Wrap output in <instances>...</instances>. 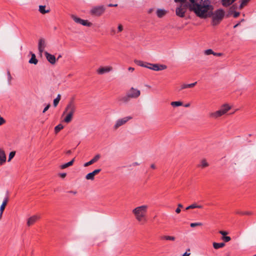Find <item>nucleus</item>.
<instances>
[{
  "mask_svg": "<svg viewBox=\"0 0 256 256\" xmlns=\"http://www.w3.org/2000/svg\"><path fill=\"white\" fill-rule=\"evenodd\" d=\"M8 202V198H5L0 206V210L4 211V210Z\"/></svg>",
  "mask_w": 256,
  "mask_h": 256,
  "instance_id": "25",
  "label": "nucleus"
},
{
  "mask_svg": "<svg viewBox=\"0 0 256 256\" xmlns=\"http://www.w3.org/2000/svg\"><path fill=\"white\" fill-rule=\"evenodd\" d=\"M7 74H8V84H10V80H11L12 78L11 76L10 73V72L9 70H8Z\"/></svg>",
  "mask_w": 256,
  "mask_h": 256,
  "instance_id": "43",
  "label": "nucleus"
},
{
  "mask_svg": "<svg viewBox=\"0 0 256 256\" xmlns=\"http://www.w3.org/2000/svg\"><path fill=\"white\" fill-rule=\"evenodd\" d=\"M44 55L46 57V60L51 64H54L56 62V58L54 55L49 54L47 52H44Z\"/></svg>",
  "mask_w": 256,
  "mask_h": 256,
  "instance_id": "13",
  "label": "nucleus"
},
{
  "mask_svg": "<svg viewBox=\"0 0 256 256\" xmlns=\"http://www.w3.org/2000/svg\"><path fill=\"white\" fill-rule=\"evenodd\" d=\"M61 96L60 94H58L57 97L54 100V107H56L58 104L59 103L60 100Z\"/></svg>",
  "mask_w": 256,
  "mask_h": 256,
  "instance_id": "27",
  "label": "nucleus"
},
{
  "mask_svg": "<svg viewBox=\"0 0 256 256\" xmlns=\"http://www.w3.org/2000/svg\"><path fill=\"white\" fill-rule=\"evenodd\" d=\"M189 9L202 18L211 16L214 6L210 0H189Z\"/></svg>",
  "mask_w": 256,
  "mask_h": 256,
  "instance_id": "1",
  "label": "nucleus"
},
{
  "mask_svg": "<svg viewBox=\"0 0 256 256\" xmlns=\"http://www.w3.org/2000/svg\"><path fill=\"white\" fill-rule=\"evenodd\" d=\"M240 15V12H234V18H237Z\"/></svg>",
  "mask_w": 256,
  "mask_h": 256,
  "instance_id": "52",
  "label": "nucleus"
},
{
  "mask_svg": "<svg viewBox=\"0 0 256 256\" xmlns=\"http://www.w3.org/2000/svg\"><path fill=\"white\" fill-rule=\"evenodd\" d=\"M130 97L128 96V94H127L126 96L120 98V100L124 102H127L130 100Z\"/></svg>",
  "mask_w": 256,
  "mask_h": 256,
  "instance_id": "28",
  "label": "nucleus"
},
{
  "mask_svg": "<svg viewBox=\"0 0 256 256\" xmlns=\"http://www.w3.org/2000/svg\"><path fill=\"white\" fill-rule=\"evenodd\" d=\"M101 171V169H96L92 172V174L95 176Z\"/></svg>",
  "mask_w": 256,
  "mask_h": 256,
  "instance_id": "45",
  "label": "nucleus"
},
{
  "mask_svg": "<svg viewBox=\"0 0 256 256\" xmlns=\"http://www.w3.org/2000/svg\"><path fill=\"white\" fill-rule=\"evenodd\" d=\"M145 68H149L150 70L159 71L165 70L166 68V65H141Z\"/></svg>",
  "mask_w": 256,
  "mask_h": 256,
  "instance_id": "10",
  "label": "nucleus"
},
{
  "mask_svg": "<svg viewBox=\"0 0 256 256\" xmlns=\"http://www.w3.org/2000/svg\"><path fill=\"white\" fill-rule=\"evenodd\" d=\"M202 224L201 222H195V223H191L190 226L192 228H194L197 226H202Z\"/></svg>",
  "mask_w": 256,
  "mask_h": 256,
  "instance_id": "39",
  "label": "nucleus"
},
{
  "mask_svg": "<svg viewBox=\"0 0 256 256\" xmlns=\"http://www.w3.org/2000/svg\"><path fill=\"white\" fill-rule=\"evenodd\" d=\"M183 104L182 102L180 101L172 102L170 103V105L173 107H178L182 106Z\"/></svg>",
  "mask_w": 256,
  "mask_h": 256,
  "instance_id": "24",
  "label": "nucleus"
},
{
  "mask_svg": "<svg viewBox=\"0 0 256 256\" xmlns=\"http://www.w3.org/2000/svg\"><path fill=\"white\" fill-rule=\"evenodd\" d=\"M128 96H130V98H136L140 96V90L132 88L128 92Z\"/></svg>",
  "mask_w": 256,
  "mask_h": 256,
  "instance_id": "12",
  "label": "nucleus"
},
{
  "mask_svg": "<svg viewBox=\"0 0 256 256\" xmlns=\"http://www.w3.org/2000/svg\"><path fill=\"white\" fill-rule=\"evenodd\" d=\"M38 60L36 58V55L34 54H32V58L29 60V63L36 64L38 63Z\"/></svg>",
  "mask_w": 256,
  "mask_h": 256,
  "instance_id": "22",
  "label": "nucleus"
},
{
  "mask_svg": "<svg viewBox=\"0 0 256 256\" xmlns=\"http://www.w3.org/2000/svg\"><path fill=\"white\" fill-rule=\"evenodd\" d=\"M230 109L231 106L228 104H225L221 106L220 110L214 112H210L209 116L214 118H217L226 114Z\"/></svg>",
  "mask_w": 256,
  "mask_h": 256,
  "instance_id": "3",
  "label": "nucleus"
},
{
  "mask_svg": "<svg viewBox=\"0 0 256 256\" xmlns=\"http://www.w3.org/2000/svg\"><path fill=\"white\" fill-rule=\"evenodd\" d=\"M186 0H174V2H180L182 4H186Z\"/></svg>",
  "mask_w": 256,
  "mask_h": 256,
  "instance_id": "50",
  "label": "nucleus"
},
{
  "mask_svg": "<svg viewBox=\"0 0 256 256\" xmlns=\"http://www.w3.org/2000/svg\"><path fill=\"white\" fill-rule=\"evenodd\" d=\"M112 68L110 66H101L97 70V72L99 74H104L106 73H108L112 70Z\"/></svg>",
  "mask_w": 256,
  "mask_h": 256,
  "instance_id": "11",
  "label": "nucleus"
},
{
  "mask_svg": "<svg viewBox=\"0 0 256 256\" xmlns=\"http://www.w3.org/2000/svg\"><path fill=\"white\" fill-rule=\"evenodd\" d=\"M76 107L73 101H70L68 102L66 106L64 112H63L62 116L66 114H71L73 116L75 111Z\"/></svg>",
  "mask_w": 256,
  "mask_h": 256,
  "instance_id": "6",
  "label": "nucleus"
},
{
  "mask_svg": "<svg viewBox=\"0 0 256 256\" xmlns=\"http://www.w3.org/2000/svg\"><path fill=\"white\" fill-rule=\"evenodd\" d=\"M46 46V40L44 38H40L38 42V50L40 54L42 55V53L44 52V49Z\"/></svg>",
  "mask_w": 256,
  "mask_h": 256,
  "instance_id": "9",
  "label": "nucleus"
},
{
  "mask_svg": "<svg viewBox=\"0 0 256 256\" xmlns=\"http://www.w3.org/2000/svg\"><path fill=\"white\" fill-rule=\"evenodd\" d=\"M3 212H4V211H2L0 210V220L1 219V218L2 217Z\"/></svg>",
  "mask_w": 256,
  "mask_h": 256,
  "instance_id": "61",
  "label": "nucleus"
},
{
  "mask_svg": "<svg viewBox=\"0 0 256 256\" xmlns=\"http://www.w3.org/2000/svg\"><path fill=\"white\" fill-rule=\"evenodd\" d=\"M15 154H16V152L13 151V152H10V154H9V156H8V162H10V160L14 157V156H15Z\"/></svg>",
  "mask_w": 256,
  "mask_h": 256,
  "instance_id": "38",
  "label": "nucleus"
},
{
  "mask_svg": "<svg viewBox=\"0 0 256 256\" xmlns=\"http://www.w3.org/2000/svg\"><path fill=\"white\" fill-rule=\"evenodd\" d=\"M236 214L241 215H250L252 214V212H237Z\"/></svg>",
  "mask_w": 256,
  "mask_h": 256,
  "instance_id": "36",
  "label": "nucleus"
},
{
  "mask_svg": "<svg viewBox=\"0 0 256 256\" xmlns=\"http://www.w3.org/2000/svg\"><path fill=\"white\" fill-rule=\"evenodd\" d=\"M208 166V163L206 162V160H203L201 162V164L200 166H202V168L206 167Z\"/></svg>",
  "mask_w": 256,
  "mask_h": 256,
  "instance_id": "35",
  "label": "nucleus"
},
{
  "mask_svg": "<svg viewBox=\"0 0 256 256\" xmlns=\"http://www.w3.org/2000/svg\"><path fill=\"white\" fill-rule=\"evenodd\" d=\"M134 68L132 67H130L128 68V70L131 72H133L134 70Z\"/></svg>",
  "mask_w": 256,
  "mask_h": 256,
  "instance_id": "58",
  "label": "nucleus"
},
{
  "mask_svg": "<svg viewBox=\"0 0 256 256\" xmlns=\"http://www.w3.org/2000/svg\"><path fill=\"white\" fill-rule=\"evenodd\" d=\"M183 207V206L181 204H178V208L176 209V212L177 213V214H179L180 213L181 210H180V208H182Z\"/></svg>",
  "mask_w": 256,
  "mask_h": 256,
  "instance_id": "42",
  "label": "nucleus"
},
{
  "mask_svg": "<svg viewBox=\"0 0 256 256\" xmlns=\"http://www.w3.org/2000/svg\"><path fill=\"white\" fill-rule=\"evenodd\" d=\"M166 14V11L163 9H158L156 10V14L158 18L163 17Z\"/></svg>",
  "mask_w": 256,
  "mask_h": 256,
  "instance_id": "19",
  "label": "nucleus"
},
{
  "mask_svg": "<svg viewBox=\"0 0 256 256\" xmlns=\"http://www.w3.org/2000/svg\"><path fill=\"white\" fill-rule=\"evenodd\" d=\"M224 16V12L222 9H218L214 12L212 11L210 17H212V24L214 26L218 24L223 19Z\"/></svg>",
  "mask_w": 256,
  "mask_h": 256,
  "instance_id": "4",
  "label": "nucleus"
},
{
  "mask_svg": "<svg viewBox=\"0 0 256 256\" xmlns=\"http://www.w3.org/2000/svg\"><path fill=\"white\" fill-rule=\"evenodd\" d=\"M162 238L165 239L166 240H175V237L172 236H163Z\"/></svg>",
  "mask_w": 256,
  "mask_h": 256,
  "instance_id": "33",
  "label": "nucleus"
},
{
  "mask_svg": "<svg viewBox=\"0 0 256 256\" xmlns=\"http://www.w3.org/2000/svg\"><path fill=\"white\" fill-rule=\"evenodd\" d=\"M148 208V206L147 205H142L132 210V213L137 220L140 222L146 216Z\"/></svg>",
  "mask_w": 256,
  "mask_h": 256,
  "instance_id": "2",
  "label": "nucleus"
},
{
  "mask_svg": "<svg viewBox=\"0 0 256 256\" xmlns=\"http://www.w3.org/2000/svg\"><path fill=\"white\" fill-rule=\"evenodd\" d=\"M213 246L215 249H218L220 248H222L224 246L225 244L224 242L217 243L216 242H213L212 244Z\"/></svg>",
  "mask_w": 256,
  "mask_h": 256,
  "instance_id": "21",
  "label": "nucleus"
},
{
  "mask_svg": "<svg viewBox=\"0 0 256 256\" xmlns=\"http://www.w3.org/2000/svg\"><path fill=\"white\" fill-rule=\"evenodd\" d=\"M150 168L152 169H156V166H155V164H152L150 165Z\"/></svg>",
  "mask_w": 256,
  "mask_h": 256,
  "instance_id": "59",
  "label": "nucleus"
},
{
  "mask_svg": "<svg viewBox=\"0 0 256 256\" xmlns=\"http://www.w3.org/2000/svg\"><path fill=\"white\" fill-rule=\"evenodd\" d=\"M202 208V206L201 205H196V208Z\"/></svg>",
  "mask_w": 256,
  "mask_h": 256,
  "instance_id": "63",
  "label": "nucleus"
},
{
  "mask_svg": "<svg viewBox=\"0 0 256 256\" xmlns=\"http://www.w3.org/2000/svg\"><path fill=\"white\" fill-rule=\"evenodd\" d=\"M74 158L71 161L62 165L60 166V168L62 169H64V168H67L68 166H72L74 164Z\"/></svg>",
  "mask_w": 256,
  "mask_h": 256,
  "instance_id": "20",
  "label": "nucleus"
},
{
  "mask_svg": "<svg viewBox=\"0 0 256 256\" xmlns=\"http://www.w3.org/2000/svg\"><path fill=\"white\" fill-rule=\"evenodd\" d=\"M111 32H112V34H114L116 33V31H115V30L114 29H112L111 30Z\"/></svg>",
  "mask_w": 256,
  "mask_h": 256,
  "instance_id": "64",
  "label": "nucleus"
},
{
  "mask_svg": "<svg viewBox=\"0 0 256 256\" xmlns=\"http://www.w3.org/2000/svg\"><path fill=\"white\" fill-rule=\"evenodd\" d=\"M250 0H242V3L240 6V9H242Z\"/></svg>",
  "mask_w": 256,
  "mask_h": 256,
  "instance_id": "34",
  "label": "nucleus"
},
{
  "mask_svg": "<svg viewBox=\"0 0 256 256\" xmlns=\"http://www.w3.org/2000/svg\"><path fill=\"white\" fill-rule=\"evenodd\" d=\"M101 156L100 154H96L90 161L85 163L84 164V166L86 167L88 166L98 160L100 158Z\"/></svg>",
  "mask_w": 256,
  "mask_h": 256,
  "instance_id": "15",
  "label": "nucleus"
},
{
  "mask_svg": "<svg viewBox=\"0 0 256 256\" xmlns=\"http://www.w3.org/2000/svg\"><path fill=\"white\" fill-rule=\"evenodd\" d=\"M219 233L222 235V236H226L228 234V232L226 231L220 230Z\"/></svg>",
  "mask_w": 256,
  "mask_h": 256,
  "instance_id": "47",
  "label": "nucleus"
},
{
  "mask_svg": "<svg viewBox=\"0 0 256 256\" xmlns=\"http://www.w3.org/2000/svg\"><path fill=\"white\" fill-rule=\"evenodd\" d=\"M196 205H197V204H193L188 206V207H186V210H190V209H192V208H196Z\"/></svg>",
  "mask_w": 256,
  "mask_h": 256,
  "instance_id": "41",
  "label": "nucleus"
},
{
  "mask_svg": "<svg viewBox=\"0 0 256 256\" xmlns=\"http://www.w3.org/2000/svg\"><path fill=\"white\" fill-rule=\"evenodd\" d=\"M222 53H216V52H214V56H222Z\"/></svg>",
  "mask_w": 256,
  "mask_h": 256,
  "instance_id": "54",
  "label": "nucleus"
},
{
  "mask_svg": "<svg viewBox=\"0 0 256 256\" xmlns=\"http://www.w3.org/2000/svg\"><path fill=\"white\" fill-rule=\"evenodd\" d=\"M80 24H81L83 26H90L92 25V23L88 22L86 20H84L82 19L81 20Z\"/></svg>",
  "mask_w": 256,
  "mask_h": 256,
  "instance_id": "29",
  "label": "nucleus"
},
{
  "mask_svg": "<svg viewBox=\"0 0 256 256\" xmlns=\"http://www.w3.org/2000/svg\"><path fill=\"white\" fill-rule=\"evenodd\" d=\"M66 173H62V174H60V176L62 178H64L66 176Z\"/></svg>",
  "mask_w": 256,
  "mask_h": 256,
  "instance_id": "55",
  "label": "nucleus"
},
{
  "mask_svg": "<svg viewBox=\"0 0 256 256\" xmlns=\"http://www.w3.org/2000/svg\"><path fill=\"white\" fill-rule=\"evenodd\" d=\"M62 57V56L61 54L58 55V58H56V62H58V60Z\"/></svg>",
  "mask_w": 256,
  "mask_h": 256,
  "instance_id": "57",
  "label": "nucleus"
},
{
  "mask_svg": "<svg viewBox=\"0 0 256 256\" xmlns=\"http://www.w3.org/2000/svg\"><path fill=\"white\" fill-rule=\"evenodd\" d=\"M190 253H188L187 252H186L182 256H190Z\"/></svg>",
  "mask_w": 256,
  "mask_h": 256,
  "instance_id": "60",
  "label": "nucleus"
},
{
  "mask_svg": "<svg viewBox=\"0 0 256 256\" xmlns=\"http://www.w3.org/2000/svg\"><path fill=\"white\" fill-rule=\"evenodd\" d=\"M101 171V169H96L92 172V174L95 176Z\"/></svg>",
  "mask_w": 256,
  "mask_h": 256,
  "instance_id": "44",
  "label": "nucleus"
},
{
  "mask_svg": "<svg viewBox=\"0 0 256 256\" xmlns=\"http://www.w3.org/2000/svg\"><path fill=\"white\" fill-rule=\"evenodd\" d=\"M140 165V163H138V162H134V163L132 164V166H138Z\"/></svg>",
  "mask_w": 256,
  "mask_h": 256,
  "instance_id": "53",
  "label": "nucleus"
},
{
  "mask_svg": "<svg viewBox=\"0 0 256 256\" xmlns=\"http://www.w3.org/2000/svg\"><path fill=\"white\" fill-rule=\"evenodd\" d=\"M196 83H197V82H195L190 84H184L181 85L179 91H180L184 89V88H193L194 86H196Z\"/></svg>",
  "mask_w": 256,
  "mask_h": 256,
  "instance_id": "16",
  "label": "nucleus"
},
{
  "mask_svg": "<svg viewBox=\"0 0 256 256\" xmlns=\"http://www.w3.org/2000/svg\"><path fill=\"white\" fill-rule=\"evenodd\" d=\"M188 6L189 4H181L176 10V14L181 18L184 17L187 8H189Z\"/></svg>",
  "mask_w": 256,
  "mask_h": 256,
  "instance_id": "5",
  "label": "nucleus"
},
{
  "mask_svg": "<svg viewBox=\"0 0 256 256\" xmlns=\"http://www.w3.org/2000/svg\"><path fill=\"white\" fill-rule=\"evenodd\" d=\"M71 18L73 19V20L76 23H78V24H80V22H81V20L82 19L77 17L76 16L74 15V14H72L71 16Z\"/></svg>",
  "mask_w": 256,
  "mask_h": 256,
  "instance_id": "31",
  "label": "nucleus"
},
{
  "mask_svg": "<svg viewBox=\"0 0 256 256\" xmlns=\"http://www.w3.org/2000/svg\"><path fill=\"white\" fill-rule=\"evenodd\" d=\"M132 117L128 116L122 118L118 119L115 122L113 128L114 130H116L120 126L125 124L128 120H130Z\"/></svg>",
  "mask_w": 256,
  "mask_h": 256,
  "instance_id": "8",
  "label": "nucleus"
},
{
  "mask_svg": "<svg viewBox=\"0 0 256 256\" xmlns=\"http://www.w3.org/2000/svg\"><path fill=\"white\" fill-rule=\"evenodd\" d=\"M6 158L4 151L2 149L0 148V160L2 161V162L5 163L6 162Z\"/></svg>",
  "mask_w": 256,
  "mask_h": 256,
  "instance_id": "18",
  "label": "nucleus"
},
{
  "mask_svg": "<svg viewBox=\"0 0 256 256\" xmlns=\"http://www.w3.org/2000/svg\"><path fill=\"white\" fill-rule=\"evenodd\" d=\"M236 0H222V4L224 6L228 7L231 5Z\"/></svg>",
  "mask_w": 256,
  "mask_h": 256,
  "instance_id": "17",
  "label": "nucleus"
},
{
  "mask_svg": "<svg viewBox=\"0 0 256 256\" xmlns=\"http://www.w3.org/2000/svg\"><path fill=\"white\" fill-rule=\"evenodd\" d=\"M118 6V4H109L108 5V6H110V7H112V6H114V7H116V6Z\"/></svg>",
  "mask_w": 256,
  "mask_h": 256,
  "instance_id": "56",
  "label": "nucleus"
},
{
  "mask_svg": "<svg viewBox=\"0 0 256 256\" xmlns=\"http://www.w3.org/2000/svg\"><path fill=\"white\" fill-rule=\"evenodd\" d=\"M64 128L62 124H59L54 128V131L56 134L58 133L61 130Z\"/></svg>",
  "mask_w": 256,
  "mask_h": 256,
  "instance_id": "30",
  "label": "nucleus"
},
{
  "mask_svg": "<svg viewBox=\"0 0 256 256\" xmlns=\"http://www.w3.org/2000/svg\"><path fill=\"white\" fill-rule=\"evenodd\" d=\"M118 32H121L123 30V26L121 24H120L118 26Z\"/></svg>",
  "mask_w": 256,
  "mask_h": 256,
  "instance_id": "48",
  "label": "nucleus"
},
{
  "mask_svg": "<svg viewBox=\"0 0 256 256\" xmlns=\"http://www.w3.org/2000/svg\"><path fill=\"white\" fill-rule=\"evenodd\" d=\"M134 62L137 64H144V63L142 62H139L137 60H136L134 61ZM144 64H150V63H144Z\"/></svg>",
  "mask_w": 256,
  "mask_h": 256,
  "instance_id": "51",
  "label": "nucleus"
},
{
  "mask_svg": "<svg viewBox=\"0 0 256 256\" xmlns=\"http://www.w3.org/2000/svg\"><path fill=\"white\" fill-rule=\"evenodd\" d=\"M94 176L92 172L88 173L86 176V178L88 180H94Z\"/></svg>",
  "mask_w": 256,
  "mask_h": 256,
  "instance_id": "32",
  "label": "nucleus"
},
{
  "mask_svg": "<svg viewBox=\"0 0 256 256\" xmlns=\"http://www.w3.org/2000/svg\"><path fill=\"white\" fill-rule=\"evenodd\" d=\"M50 104H48V105L45 107V108L44 109L42 112H43V113L46 112V111H47V110H48V109L50 108Z\"/></svg>",
  "mask_w": 256,
  "mask_h": 256,
  "instance_id": "49",
  "label": "nucleus"
},
{
  "mask_svg": "<svg viewBox=\"0 0 256 256\" xmlns=\"http://www.w3.org/2000/svg\"><path fill=\"white\" fill-rule=\"evenodd\" d=\"M222 239L225 242H228L231 240L230 237L226 236H222Z\"/></svg>",
  "mask_w": 256,
  "mask_h": 256,
  "instance_id": "40",
  "label": "nucleus"
},
{
  "mask_svg": "<svg viewBox=\"0 0 256 256\" xmlns=\"http://www.w3.org/2000/svg\"><path fill=\"white\" fill-rule=\"evenodd\" d=\"M45 8H46L45 6H39L40 12L42 14L48 13L50 12V10H46Z\"/></svg>",
  "mask_w": 256,
  "mask_h": 256,
  "instance_id": "23",
  "label": "nucleus"
},
{
  "mask_svg": "<svg viewBox=\"0 0 256 256\" xmlns=\"http://www.w3.org/2000/svg\"><path fill=\"white\" fill-rule=\"evenodd\" d=\"M69 192L73 194H76V191H70V192Z\"/></svg>",
  "mask_w": 256,
  "mask_h": 256,
  "instance_id": "62",
  "label": "nucleus"
},
{
  "mask_svg": "<svg viewBox=\"0 0 256 256\" xmlns=\"http://www.w3.org/2000/svg\"><path fill=\"white\" fill-rule=\"evenodd\" d=\"M214 52L212 49H208V50H204V54L206 55H210L211 54H214Z\"/></svg>",
  "mask_w": 256,
  "mask_h": 256,
  "instance_id": "37",
  "label": "nucleus"
},
{
  "mask_svg": "<svg viewBox=\"0 0 256 256\" xmlns=\"http://www.w3.org/2000/svg\"><path fill=\"white\" fill-rule=\"evenodd\" d=\"M72 116H73L71 114H66V118L64 120V122L68 124L72 120Z\"/></svg>",
  "mask_w": 256,
  "mask_h": 256,
  "instance_id": "26",
  "label": "nucleus"
},
{
  "mask_svg": "<svg viewBox=\"0 0 256 256\" xmlns=\"http://www.w3.org/2000/svg\"><path fill=\"white\" fill-rule=\"evenodd\" d=\"M105 10L104 6H94L90 10V14L92 15L99 16L104 13Z\"/></svg>",
  "mask_w": 256,
  "mask_h": 256,
  "instance_id": "7",
  "label": "nucleus"
},
{
  "mask_svg": "<svg viewBox=\"0 0 256 256\" xmlns=\"http://www.w3.org/2000/svg\"><path fill=\"white\" fill-rule=\"evenodd\" d=\"M40 218V217L37 215H34L30 216L27 220L28 226H32Z\"/></svg>",
  "mask_w": 256,
  "mask_h": 256,
  "instance_id": "14",
  "label": "nucleus"
},
{
  "mask_svg": "<svg viewBox=\"0 0 256 256\" xmlns=\"http://www.w3.org/2000/svg\"><path fill=\"white\" fill-rule=\"evenodd\" d=\"M6 120L0 116V126H2L6 123Z\"/></svg>",
  "mask_w": 256,
  "mask_h": 256,
  "instance_id": "46",
  "label": "nucleus"
}]
</instances>
